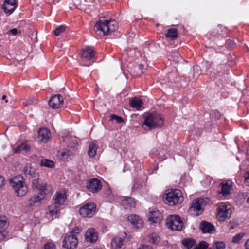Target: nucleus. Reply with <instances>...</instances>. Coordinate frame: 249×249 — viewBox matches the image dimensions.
Listing matches in <instances>:
<instances>
[{
  "label": "nucleus",
  "mask_w": 249,
  "mask_h": 249,
  "mask_svg": "<svg viewBox=\"0 0 249 249\" xmlns=\"http://www.w3.org/2000/svg\"><path fill=\"white\" fill-rule=\"evenodd\" d=\"M118 29V24L114 20L101 18L94 26L96 33L99 35H107Z\"/></svg>",
  "instance_id": "obj_1"
},
{
  "label": "nucleus",
  "mask_w": 249,
  "mask_h": 249,
  "mask_svg": "<svg viewBox=\"0 0 249 249\" xmlns=\"http://www.w3.org/2000/svg\"><path fill=\"white\" fill-rule=\"evenodd\" d=\"M9 183L18 196H23L28 192V186L22 176H17L10 178Z\"/></svg>",
  "instance_id": "obj_2"
},
{
  "label": "nucleus",
  "mask_w": 249,
  "mask_h": 249,
  "mask_svg": "<svg viewBox=\"0 0 249 249\" xmlns=\"http://www.w3.org/2000/svg\"><path fill=\"white\" fill-rule=\"evenodd\" d=\"M181 195V192L178 189L171 191L166 194L165 203L171 206L181 203L183 200Z\"/></svg>",
  "instance_id": "obj_3"
},
{
  "label": "nucleus",
  "mask_w": 249,
  "mask_h": 249,
  "mask_svg": "<svg viewBox=\"0 0 249 249\" xmlns=\"http://www.w3.org/2000/svg\"><path fill=\"white\" fill-rule=\"evenodd\" d=\"M143 124H162L164 123L161 115L156 112L145 113Z\"/></svg>",
  "instance_id": "obj_4"
},
{
  "label": "nucleus",
  "mask_w": 249,
  "mask_h": 249,
  "mask_svg": "<svg viewBox=\"0 0 249 249\" xmlns=\"http://www.w3.org/2000/svg\"><path fill=\"white\" fill-rule=\"evenodd\" d=\"M166 225L173 231H180L183 226L181 218L176 215H171L166 219Z\"/></svg>",
  "instance_id": "obj_5"
},
{
  "label": "nucleus",
  "mask_w": 249,
  "mask_h": 249,
  "mask_svg": "<svg viewBox=\"0 0 249 249\" xmlns=\"http://www.w3.org/2000/svg\"><path fill=\"white\" fill-rule=\"evenodd\" d=\"M96 205L93 203H89L80 208L79 213L83 217H91L94 214Z\"/></svg>",
  "instance_id": "obj_6"
},
{
  "label": "nucleus",
  "mask_w": 249,
  "mask_h": 249,
  "mask_svg": "<svg viewBox=\"0 0 249 249\" xmlns=\"http://www.w3.org/2000/svg\"><path fill=\"white\" fill-rule=\"evenodd\" d=\"M205 205V202L203 199L197 198L193 201L189 210L191 212H196V215H199L203 211Z\"/></svg>",
  "instance_id": "obj_7"
},
{
  "label": "nucleus",
  "mask_w": 249,
  "mask_h": 249,
  "mask_svg": "<svg viewBox=\"0 0 249 249\" xmlns=\"http://www.w3.org/2000/svg\"><path fill=\"white\" fill-rule=\"evenodd\" d=\"M78 240L75 235H68L65 236L62 244L63 248L67 249H73L77 246Z\"/></svg>",
  "instance_id": "obj_8"
},
{
  "label": "nucleus",
  "mask_w": 249,
  "mask_h": 249,
  "mask_svg": "<svg viewBox=\"0 0 249 249\" xmlns=\"http://www.w3.org/2000/svg\"><path fill=\"white\" fill-rule=\"evenodd\" d=\"M88 189L92 193H97L102 187V184L100 180L97 178L90 179L87 183Z\"/></svg>",
  "instance_id": "obj_9"
},
{
  "label": "nucleus",
  "mask_w": 249,
  "mask_h": 249,
  "mask_svg": "<svg viewBox=\"0 0 249 249\" xmlns=\"http://www.w3.org/2000/svg\"><path fill=\"white\" fill-rule=\"evenodd\" d=\"M63 98L60 94L53 96L49 101V106L53 109H57L62 107Z\"/></svg>",
  "instance_id": "obj_10"
},
{
  "label": "nucleus",
  "mask_w": 249,
  "mask_h": 249,
  "mask_svg": "<svg viewBox=\"0 0 249 249\" xmlns=\"http://www.w3.org/2000/svg\"><path fill=\"white\" fill-rule=\"evenodd\" d=\"M77 144V142H74L71 145L69 144L68 145V148L64 149L62 151H59L58 154L60 157V159L62 160H64L66 159L68 157L71 156L74 150V148Z\"/></svg>",
  "instance_id": "obj_11"
},
{
  "label": "nucleus",
  "mask_w": 249,
  "mask_h": 249,
  "mask_svg": "<svg viewBox=\"0 0 249 249\" xmlns=\"http://www.w3.org/2000/svg\"><path fill=\"white\" fill-rule=\"evenodd\" d=\"M2 7L6 14H11L13 12L17 7L16 0H4V2Z\"/></svg>",
  "instance_id": "obj_12"
},
{
  "label": "nucleus",
  "mask_w": 249,
  "mask_h": 249,
  "mask_svg": "<svg viewBox=\"0 0 249 249\" xmlns=\"http://www.w3.org/2000/svg\"><path fill=\"white\" fill-rule=\"evenodd\" d=\"M217 209V218L220 221H224L230 214V210L227 209V206L225 205L219 206Z\"/></svg>",
  "instance_id": "obj_13"
},
{
  "label": "nucleus",
  "mask_w": 249,
  "mask_h": 249,
  "mask_svg": "<svg viewBox=\"0 0 249 249\" xmlns=\"http://www.w3.org/2000/svg\"><path fill=\"white\" fill-rule=\"evenodd\" d=\"M199 228L203 233H211L215 230V228L213 225L205 221H203L200 223Z\"/></svg>",
  "instance_id": "obj_14"
},
{
  "label": "nucleus",
  "mask_w": 249,
  "mask_h": 249,
  "mask_svg": "<svg viewBox=\"0 0 249 249\" xmlns=\"http://www.w3.org/2000/svg\"><path fill=\"white\" fill-rule=\"evenodd\" d=\"M95 53L94 50L89 47H86L82 51L81 57L87 60H89L94 58Z\"/></svg>",
  "instance_id": "obj_15"
},
{
  "label": "nucleus",
  "mask_w": 249,
  "mask_h": 249,
  "mask_svg": "<svg viewBox=\"0 0 249 249\" xmlns=\"http://www.w3.org/2000/svg\"><path fill=\"white\" fill-rule=\"evenodd\" d=\"M162 218L161 213L158 210L150 211L148 219L152 223H160Z\"/></svg>",
  "instance_id": "obj_16"
},
{
  "label": "nucleus",
  "mask_w": 249,
  "mask_h": 249,
  "mask_svg": "<svg viewBox=\"0 0 249 249\" xmlns=\"http://www.w3.org/2000/svg\"><path fill=\"white\" fill-rule=\"evenodd\" d=\"M85 240L87 242L93 243L97 240V235L95 230L92 228L89 229L85 233Z\"/></svg>",
  "instance_id": "obj_17"
},
{
  "label": "nucleus",
  "mask_w": 249,
  "mask_h": 249,
  "mask_svg": "<svg viewBox=\"0 0 249 249\" xmlns=\"http://www.w3.org/2000/svg\"><path fill=\"white\" fill-rule=\"evenodd\" d=\"M130 106L136 108L137 110H140L142 109V101L141 99L134 97L129 101Z\"/></svg>",
  "instance_id": "obj_18"
},
{
  "label": "nucleus",
  "mask_w": 249,
  "mask_h": 249,
  "mask_svg": "<svg viewBox=\"0 0 249 249\" xmlns=\"http://www.w3.org/2000/svg\"><path fill=\"white\" fill-rule=\"evenodd\" d=\"M127 219L136 228H140L142 225V220L136 215H131L128 217Z\"/></svg>",
  "instance_id": "obj_19"
},
{
  "label": "nucleus",
  "mask_w": 249,
  "mask_h": 249,
  "mask_svg": "<svg viewBox=\"0 0 249 249\" xmlns=\"http://www.w3.org/2000/svg\"><path fill=\"white\" fill-rule=\"evenodd\" d=\"M24 174L26 176H31L35 177L36 176V170L34 168L31 166V165H27L24 167L23 170Z\"/></svg>",
  "instance_id": "obj_20"
},
{
  "label": "nucleus",
  "mask_w": 249,
  "mask_h": 249,
  "mask_svg": "<svg viewBox=\"0 0 249 249\" xmlns=\"http://www.w3.org/2000/svg\"><path fill=\"white\" fill-rule=\"evenodd\" d=\"M55 204L62 205L64 203L66 197L64 193L61 192H57L53 197Z\"/></svg>",
  "instance_id": "obj_21"
},
{
  "label": "nucleus",
  "mask_w": 249,
  "mask_h": 249,
  "mask_svg": "<svg viewBox=\"0 0 249 249\" xmlns=\"http://www.w3.org/2000/svg\"><path fill=\"white\" fill-rule=\"evenodd\" d=\"M219 185L221 188L220 193H221L223 196H226V195L230 194L231 186L229 185L228 183H221Z\"/></svg>",
  "instance_id": "obj_22"
},
{
  "label": "nucleus",
  "mask_w": 249,
  "mask_h": 249,
  "mask_svg": "<svg viewBox=\"0 0 249 249\" xmlns=\"http://www.w3.org/2000/svg\"><path fill=\"white\" fill-rule=\"evenodd\" d=\"M122 205L125 207V208H131L135 207V203L132 198L127 197L122 200Z\"/></svg>",
  "instance_id": "obj_23"
},
{
  "label": "nucleus",
  "mask_w": 249,
  "mask_h": 249,
  "mask_svg": "<svg viewBox=\"0 0 249 249\" xmlns=\"http://www.w3.org/2000/svg\"><path fill=\"white\" fill-rule=\"evenodd\" d=\"M196 240L193 238H186L182 241V245L187 249H190L196 244Z\"/></svg>",
  "instance_id": "obj_24"
},
{
  "label": "nucleus",
  "mask_w": 249,
  "mask_h": 249,
  "mask_svg": "<svg viewBox=\"0 0 249 249\" xmlns=\"http://www.w3.org/2000/svg\"><path fill=\"white\" fill-rule=\"evenodd\" d=\"M38 135L41 137L42 140H47L50 136V131L46 127L41 128L38 131Z\"/></svg>",
  "instance_id": "obj_25"
},
{
  "label": "nucleus",
  "mask_w": 249,
  "mask_h": 249,
  "mask_svg": "<svg viewBox=\"0 0 249 249\" xmlns=\"http://www.w3.org/2000/svg\"><path fill=\"white\" fill-rule=\"evenodd\" d=\"M177 30L176 28H171L168 30L166 36L171 39H175L178 37Z\"/></svg>",
  "instance_id": "obj_26"
},
{
  "label": "nucleus",
  "mask_w": 249,
  "mask_h": 249,
  "mask_svg": "<svg viewBox=\"0 0 249 249\" xmlns=\"http://www.w3.org/2000/svg\"><path fill=\"white\" fill-rule=\"evenodd\" d=\"M59 211L58 207L52 205L48 207L47 213L52 217L56 215Z\"/></svg>",
  "instance_id": "obj_27"
},
{
  "label": "nucleus",
  "mask_w": 249,
  "mask_h": 249,
  "mask_svg": "<svg viewBox=\"0 0 249 249\" xmlns=\"http://www.w3.org/2000/svg\"><path fill=\"white\" fill-rule=\"evenodd\" d=\"M110 121L111 123L114 124H120V123H125V122L122 117L119 116L115 114H111L110 116Z\"/></svg>",
  "instance_id": "obj_28"
},
{
  "label": "nucleus",
  "mask_w": 249,
  "mask_h": 249,
  "mask_svg": "<svg viewBox=\"0 0 249 249\" xmlns=\"http://www.w3.org/2000/svg\"><path fill=\"white\" fill-rule=\"evenodd\" d=\"M97 147L96 145L94 143H90L89 145V149L88 151V153L89 156L91 158H93L96 154V151H97Z\"/></svg>",
  "instance_id": "obj_29"
},
{
  "label": "nucleus",
  "mask_w": 249,
  "mask_h": 249,
  "mask_svg": "<svg viewBox=\"0 0 249 249\" xmlns=\"http://www.w3.org/2000/svg\"><path fill=\"white\" fill-rule=\"evenodd\" d=\"M41 166L52 168L54 166V162L49 159H42L40 163Z\"/></svg>",
  "instance_id": "obj_30"
},
{
  "label": "nucleus",
  "mask_w": 249,
  "mask_h": 249,
  "mask_svg": "<svg viewBox=\"0 0 249 249\" xmlns=\"http://www.w3.org/2000/svg\"><path fill=\"white\" fill-rule=\"evenodd\" d=\"M124 240L120 237H115L112 239L111 245L112 247H115L116 249H120L121 248L122 243Z\"/></svg>",
  "instance_id": "obj_31"
},
{
  "label": "nucleus",
  "mask_w": 249,
  "mask_h": 249,
  "mask_svg": "<svg viewBox=\"0 0 249 249\" xmlns=\"http://www.w3.org/2000/svg\"><path fill=\"white\" fill-rule=\"evenodd\" d=\"M8 226L7 218L4 216H0V230H5Z\"/></svg>",
  "instance_id": "obj_32"
},
{
  "label": "nucleus",
  "mask_w": 249,
  "mask_h": 249,
  "mask_svg": "<svg viewBox=\"0 0 249 249\" xmlns=\"http://www.w3.org/2000/svg\"><path fill=\"white\" fill-rule=\"evenodd\" d=\"M208 246L209 244L207 242L202 241L198 244L196 245L193 249H211V248L208 249Z\"/></svg>",
  "instance_id": "obj_33"
},
{
  "label": "nucleus",
  "mask_w": 249,
  "mask_h": 249,
  "mask_svg": "<svg viewBox=\"0 0 249 249\" xmlns=\"http://www.w3.org/2000/svg\"><path fill=\"white\" fill-rule=\"evenodd\" d=\"M226 245L223 242L216 241L213 243V249H224Z\"/></svg>",
  "instance_id": "obj_34"
},
{
  "label": "nucleus",
  "mask_w": 249,
  "mask_h": 249,
  "mask_svg": "<svg viewBox=\"0 0 249 249\" xmlns=\"http://www.w3.org/2000/svg\"><path fill=\"white\" fill-rule=\"evenodd\" d=\"M149 241L153 244H157L159 242L158 236L156 233H152L149 235Z\"/></svg>",
  "instance_id": "obj_35"
},
{
  "label": "nucleus",
  "mask_w": 249,
  "mask_h": 249,
  "mask_svg": "<svg viewBox=\"0 0 249 249\" xmlns=\"http://www.w3.org/2000/svg\"><path fill=\"white\" fill-rule=\"evenodd\" d=\"M41 200L39 196H34L29 200V206H32L35 203L39 202Z\"/></svg>",
  "instance_id": "obj_36"
},
{
  "label": "nucleus",
  "mask_w": 249,
  "mask_h": 249,
  "mask_svg": "<svg viewBox=\"0 0 249 249\" xmlns=\"http://www.w3.org/2000/svg\"><path fill=\"white\" fill-rule=\"evenodd\" d=\"M65 30V26L60 25L55 29L54 31V34L55 36H58L61 33L64 32Z\"/></svg>",
  "instance_id": "obj_37"
},
{
  "label": "nucleus",
  "mask_w": 249,
  "mask_h": 249,
  "mask_svg": "<svg viewBox=\"0 0 249 249\" xmlns=\"http://www.w3.org/2000/svg\"><path fill=\"white\" fill-rule=\"evenodd\" d=\"M243 235L241 233H239L235 235L232 238V242L234 243H238L242 238Z\"/></svg>",
  "instance_id": "obj_38"
},
{
  "label": "nucleus",
  "mask_w": 249,
  "mask_h": 249,
  "mask_svg": "<svg viewBox=\"0 0 249 249\" xmlns=\"http://www.w3.org/2000/svg\"><path fill=\"white\" fill-rule=\"evenodd\" d=\"M47 187V184L46 183L40 184L38 189L40 190L41 195L45 194Z\"/></svg>",
  "instance_id": "obj_39"
},
{
  "label": "nucleus",
  "mask_w": 249,
  "mask_h": 249,
  "mask_svg": "<svg viewBox=\"0 0 249 249\" xmlns=\"http://www.w3.org/2000/svg\"><path fill=\"white\" fill-rule=\"evenodd\" d=\"M40 184L39 183L38 178L34 179L32 181V187L38 189Z\"/></svg>",
  "instance_id": "obj_40"
},
{
  "label": "nucleus",
  "mask_w": 249,
  "mask_h": 249,
  "mask_svg": "<svg viewBox=\"0 0 249 249\" xmlns=\"http://www.w3.org/2000/svg\"><path fill=\"white\" fill-rule=\"evenodd\" d=\"M7 232L5 230H0V241L3 240L7 236Z\"/></svg>",
  "instance_id": "obj_41"
},
{
  "label": "nucleus",
  "mask_w": 249,
  "mask_h": 249,
  "mask_svg": "<svg viewBox=\"0 0 249 249\" xmlns=\"http://www.w3.org/2000/svg\"><path fill=\"white\" fill-rule=\"evenodd\" d=\"M20 147H21V149L26 152H28L30 150L31 147L30 145L26 144L25 143H22L20 144Z\"/></svg>",
  "instance_id": "obj_42"
},
{
  "label": "nucleus",
  "mask_w": 249,
  "mask_h": 249,
  "mask_svg": "<svg viewBox=\"0 0 249 249\" xmlns=\"http://www.w3.org/2000/svg\"><path fill=\"white\" fill-rule=\"evenodd\" d=\"M44 249H55V245L52 243H47L44 245Z\"/></svg>",
  "instance_id": "obj_43"
},
{
  "label": "nucleus",
  "mask_w": 249,
  "mask_h": 249,
  "mask_svg": "<svg viewBox=\"0 0 249 249\" xmlns=\"http://www.w3.org/2000/svg\"><path fill=\"white\" fill-rule=\"evenodd\" d=\"M157 125H142V128L145 130H151L156 128Z\"/></svg>",
  "instance_id": "obj_44"
},
{
  "label": "nucleus",
  "mask_w": 249,
  "mask_h": 249,
  "mask_svg": "<svg viewBox=\"0 0 249 249\" xmlns=\"http://www.w3.org/2000/svg\"><path fill=\"white\" fill-rule=\"evenodd\" d=\"M81 231V229L80 228H79L78 227H75L73 229V230L71 231V232L70 234L71 235H72V234L75 235L74 234H78V233H80V232Z\"/></svg>",
  "instance_id": "obj_45"
},
{
  "label": "nucleus",
  "mask_w": 249,
  "mask_h": 249,
  "mask_svg": "<svg viewBox=\"0 0 249 249\" xmlns=\"http://www.w3.org/2000/svg\"><path fill=\"white\" fill-rule=\"evenodd\" d=\"M5 179L3 177L0 175V188L4 185Z\"/></svg>",
  "instance_id": "obj_46"
},
{
  "label": "nucleus",
  "mask_w": 249,
  "mask_h": 249,
  "mask_svg": "<svg viewBox=\"0 0 249 249\" xmlns=\"http://www.w3.org/2000/svg\"><path fill=\"white\" fill-rule=\"evenodd\" d=\"M245 181L246 183H249V171L245 175Z\"/></svg>",
  "instance_id": "obj_47"
},
{
  "label": "nucleus",
  "mask_w": 249,
  "mask_h": 249,
  "mask_svg": "<svg viewBox=\"0 0 249 249\" xmlns=\"http://www.w3.org/2000/svg\"><path fill=\"white\" fill-rule=\"evenodd\" d=\"M9 32L13 35H16L18 33L17 29L14 28L9 30Z\"/></svg>",
  "instance_id": "obj_48"
},
{
  "label": "nucleus",
  "mask_w": 249,
  "mask_h": 249,
  "mask_svg": "<svg viewBox=\"0 0 249 249\" xmlns=\"http://www.w3.org/2000/svg\"><path fill=\"white\" fill-rule=\"evenodd\" d=\"M138 249H152V248L147 245H143L141 247H140Z\"/></svg>",
  "instance_id": "obj_49"
},
{
  "label": "nucleus",
  "mask_w": 249,
  "mask_h": 249,
  "mask_svg": "<svg viewBox=\"0 0 249 249\" xmlns=\"http://www.w3.org/2000/svg\"><path fill=\"white\" fill-rule=\"evenodd\" d=\"M21 147H20V144L18 146L16 149L14 150V153H19L21 150Z\"/></svg>",
  "instance_id": "obj_50"
},
{
  "label": "nucleus",
  "mask_w": 249,
  "mask_h": 249,
  "mask_svg": "<svg viewBox=\"0 0 249 249\" xmlns=\"http://www.w3.org/2000/svg\"><path fill=\"white\" fill-rule=\"evenodd\" d=\"M245 198L247 199V202L249 204V194L245 195Z\"/></svg>",
  "instance_id": "obj_51"
},
{
  "label": "nucleus",
  "mask_w": 249,
  "mask_h": 249,
  "mask_svg": "<svg viewBox=\"0 0 249 249\" xmlns=\"http://www.w3.org/2000/svg\"><path fill=\"white\" fill-rule=\"evenodd\" d=\"M245 248L246 249H249V239L245 243Z\"/></svg>",
  "instance_id": "obj_52"
},
{
  "label": "nucleus",
  "mask_w": 249,
  "mask_h": 249,
  "mask_svg": "<svg viewBox=\"0 0 249 249\" xmlns=\"http://www.w3.org/2000/svg\"><path fill=\"white\" fill-rule=\"evenodd\" d=\"M6 95H3L2 96V100H5V102L6 103H8V100L6 99Z\"/></svg>",
  "instance_id": "obj_53"
},
{
  "label": "nucleus",
  "mask_w": 249,
  "mask_h": 249,
  "mask_svg": "<svg viewBox=\"0 0 249 249\" xmlns=\"http://www.w3.org/2000/svg\"><path fill=\"white\" fill-rule=\"evenodd\" d=\"M143 67H144V66H143V65L141 64V65H140L139 66V68L140 70H142V69L143 68Z\"/></svg>",
  "instance_id": "obj_54"
},
{
  "label": "nucleus",
  "mask_w": 249,
  "mask_h": 249,
  "mask_svg": "<svg viewBox=\"0 0 249 249\" xmlns=\"http://www.w3.org/2000/svg\"><path fill=\"white\" fill-rule=\"evenodd\" d=\"M34 101H35V103H33L34 104H36L37 103V100L35 99Z\"/></svg>",
  "instance_id": "obj_55"
},
{
  "label": "nucleus",
  "mask_w": 249,
  "mask_h": 249,
  "mask_svg": "<svg viewBox=\"0 0 249 249\" xmlns=\"http://www.w3.org/2000/svg\"><path fill=\"white\" fill-rule=\"evenodd\" d=\"M228 42L231 43V42H232V41H231V40H230V41H229V42Z\"/></svg>",
  "instance_id": "obj_56"
}]
</instances>
